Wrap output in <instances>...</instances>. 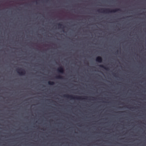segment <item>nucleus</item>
Returning a JSON list of instances; mask_svg holds the SVG:
<instances>
[{"label": "nucleus", "instance_id": "obj_1", "mask_svg": "<svg viewBox=\"0 0 146 146\" xmlns=\"http://www.w3.org/2000/svg\"><path fill=\"white\" fill-rule=\"evenodd\" d=\"M63 96L64 97H66L68 98L73 99H76L78 100H82L83 99H87L88 97L84 96V98H83L82 96H73L72 95H69L68 94H64L63 95Z\"/></svg>", "mask_w": 146, "mask_h": 146}, {"label": "nucleus", "instance_id": "obj_2", "mask_svg": "<svg viewBox=\"0 0 146 146\" xmlns=\"http://www.w3.org/2000/svg\"><path fill=\"white\" fill-rule=\"evenodd\" d=\"M118 11H121L120 9H111L109 8H106L104 10V12L107 13H115Z\"/></svg>", "mask_w": 146, "mask_h": 146}, {"label": "nucleus", "instance_id": "obj_3", "mask_svg": "<svg viewBox=\"0 0 146 146\" xmlns=\"http://www.w3.org/2000/svg\"><path fill=\"white\" fill-rule=\"evenodd\" d=\"M17 72L20 75H24L25 74V70L22 68L17 69Z\"/></svg>", "mask_w": 146, "mask_h": 146}, {"label": "nucleus", "instance_id": "obj_4", "mask_svg": "<svg viewBox=\"0 0 146 146\" xmlns=\"http://www.w3.org/2000/svg\"><path fill=\"white\" fill-rule=\"evenodd\" d=\"M100 110H99V120H98V123H99V128H100ZM100 130L99 129V139L98 141H100Z\"/></svg>", "mask_w": 146, "mask_h": 146}, {"label": "nucleus", "instance_id": "obj_5", "mask_svg": "<svg viewBox=\"0 0 146 146\" xmlns=\"http://www.w3.org/2000/svg\"><path fill=\"white\" fill-rule=\"evenodd\" d=\"M57 70L58 72L61 73L63 74L64 72V69L62 66H60L58 68Z\"/></svg>", "mask_w": 146, "mask_h": 146}, {"label": "nucleus", "instance_id": "obj_6", "mask_svg": "<svg viewBox=\"0 0 146 146\" xmlns=\"http://www.w3.org/2000/svg\"><path fill=\"white\" fill-rule=\"evenodd\" d=\"M96 61L98 62L99 63H100V56H99L96 57Z\"/></svg>", "mask_w": 146, "mask_h": 146}, {"label": "nucleus", "instance_id": "obj_7", "mask_svg": "<svg viewBox=\"0 0 146 146\" xmlns=\"http://www.w3.org/2000/svg\"><path fill=\"white\" fill-rule=\"evenodd\" d=\"M58 25L59 27V28H61L63 29V32H64V27H63L62 28V26H63V25L60 23H58Z\"/></svg>", "mask_w": 146, "mask_h": 146}, {"label": "nucleus", "instance_id": "obj_8", "mask_svg": "<svg viewBox=\"0 0 146 146\" xmlns=\"http://www.w3.org/2000/svg\"><path fill=\"white\" fill-rule=\"evenodd\" d=\"M100 93H99V97H98V100H99V101L98 102L99 104L100 102ZM99 108H100V105H99L98 106Z\"/></svg>", "mask_w": 146, "mask_h": 146}, {"label": "nucleus", "instance_id": "obj_9", "mask_svg": "<svg viewBox=\"0 0 146 146\" xmlns=\"http://www.w3.org/2000/svg\"><path fill=\"white\" fill-rule=\"evenodd\" d=\"M48 84L51 85H53L54 84V83L53 82L49 81L48 82Z\"/></svg>", "mask_w": 146, "mask_h": 146}, {"label": "nucleus", "instance_id": "obj_10", "mask_svg": "<svg viewBox=\"0 0 146 146\" xmlns=\"http://www.w3.org/2000/svg\"><path fill=\"white\" fill-rule=\"evenodd\" d=\"M56 78L57 79H62L63 78V77L60 75H58L56 76Z\"/></svg>", "mask_w": 146, "mask_h": 146}, {"label": "nucleus", "instance_id": "obj_11", "mask_svg": "<svg viewBox=\"0 0 146 146\" xmlns=\"http://www.w3.org/2000/svg\"><path fill=\"white\" fill-rule=\"evenodd\" d=\"M104 68L105 70H106L107 71H109L110 70V69H109V67L105 66L104 67Z\"/></svg>", "mask_w": 146, "mask_h": 146}, {"label": "nucleus", "instance_id": "obj_12", "mask_svg": "<svg viewBox=\"0 0 146 146\" xmlns=\"http://www.w3.org/2000/svg\"><path fill=\"white\" fill-rule=\"evenodd\" d=\"M89 98L88 99V100H92V99H91V98H93L94 97H88Z\"/></svg>", "mask_w": 146, "mask_h": 146}, {"label": "nucleus", "instance_id": "obj_13", "mask_svg": "<svg viewBox=\"0 0 146 146\" xmlns=\"http://www.w3.org/2000/svg\"><path fill=\"white\" fill-rule=\"evenodd\" d=\"M98 12L99 13V14L100 13V8H99L98 10Z\"/></svg>", "mask_w": 146, "mask_h": 146}, {"label": "nucleus", "instance_id": "obj_14", "mask_svg": "<svg viewBox=\"0 0 146 146\" xmlns=\"http://www.w3.org/2000/svg\"><path fill=\"white\" fill-rule=\"evenodd\" d=\"M100 78H99V81H98L99 85V86L100 85Z\"/></svg>", "mask_w": 146, "mask_h": 146}, {"label": "nucleus", "instance_id": "obj_15", "mask_svg": "<svg viewBox=\"0 0 146 146\" xmlns=\"http://www.w3.org/2000/svg\"><path fill=\"white\" fill-rule=\"evenodd\" d=\"M113 75L115 76H116V74L113 73Z\"/></svg>", "mask_w": 146, "mask_h": 146}, {"label": "nucleus", "instance_id": "obj_16", "mask_svg": "<svg viewBox=\"0 0 146 146\" xmlns=\"http://www.w3.org/2000/svg\"><path fill=\"white\" fill-rule=\"evenodd\" d=\"M100 89V88L99 86V88H98V89H99V90Z\"/></svg>", "mask_w": 146, "mask_h": 146}, {"label": "nucleus", "instance_id": "obj_17", "mask_svg": "<svg viewBox=\"0 0 146 146\" xmlns=\"http://www.w3.org/2000/svg\"><path fill=\"white\" fill-rule=\"evenodd\" d=\"M101 62L102 61V58L101 57Z\"/></svg>", "mask_w": 146, "mask_h": 146}, {"label": "nucleus", "instance_id": "obj_18", "mask_svg": "<svg viewBox=\"0 0 146 146\" xmlns=\"http://www.w3.org/2000/svg\"><path fill=\"white\" fill-rule=\"evenodd\" d=\"M100 3V0H99V3Z\"/></svg>", "mask_w": 146, "mask_h": 146}, {"label": "nucleus", "instance_id": "obj_19", "mask_svg": "<svg viewBox=\"0 0 146 146\" xmlns=\"http://www.w3.org/2000/svg\"><path fill=\"white\" fill-rule=\"evenodd\" d=\"M120 112L121 113H122V112H125V111H120Z\"/></svg>", "mask_w": 146, "mask_h": 146}, {"label": "nucleus", "instance_id": "obj_20", "mask_svg": "<svg viewBox=\"0 0 146 146\" xmlns=\"http://www.w3.org/2000/svg\"><path fill=\"white\" fill-rule=\"evenodd\" d=\"M48 0H46V2H48Z\"/></svg>", "mask_w": 146, "mask_h": 146}, {"label": "nucleus", "instance_id": "obj_21", "mask_svg": "<svg viewBox=\"0 0 146 146\" xmlns=\"http://www.w3.org/2000/svg\"><path fill=\"white\" fill-rule=\"evenodd\" d=\"M101 67H103V66L102 65H101Z\"/></svg>", "mask_w": 146, "mask_h": 146}, {"label": "nucleus", "instance_id": "obj_22", "mask_svg": "<svg viewBox=\"0 0 146 146\" xmlns=\"http://www.w3.org/2000/svg\"><path fill=\"white\" fill-rule=\"evenodd\" d=\"M99 146H100V143H99Z\"/></svg>", "mask_w": 146, "mask_h": 146}, {"label": "nucleus", "instance_id": "obj_23", "mask_svg": "<svg viewBox=\"0 0 146 146\" xmlns=\"http://www.w3.org/2000/svg\"><path fill=\"white\" fill-rule=\"evenodd\" d=\"M99 67H100V65H99Z\"/></svg>", "mask_w": 146, "mask_h": 146}, {"label": "nucleus", "instance_id": "obj_24", "mask_svg": "<svg viewBox=\"0 0 146 146\" xmlns=\"http://www.w3.org/2000/svg\"><path fill=\"white\" fill-rule=\"evenodd\" d=\"M99 77H100V75H99Z\"/></svg>", "mask_w": 146, "mask_h": 146}, {"label": "nucleus", "instance_id": "obj_25", "mask_svg": "<svg viewBox=\"0 0 146 146\" xmlns=\"http://www.w3.org/2000/svg\"><path fill=\"white\" fill-rule=\"evenodd\" d=\"M116 52H118V50H117Z\"/></svg>", "mask_w": 146, "mask_h": 146}, {"label": "nucleus", "instance_id": "obj_26", "mask_svg": "<svg viewBox=\"0 0 146 146\" xmlns=\"http://www.w3.org/2000/svg\"><path fill=\"white\" fill-rule=\"evenodd\" d=\"M101 74L102 73V72L101 71Z\"/></svg>", "mask_w": 146, "mask_h": 146}, {"label": "nucleus", "instance_id": "obj_27", "mask_svg": "<svg viewBox=\"0 0 146 146\" xmlns=\"http://www.w3.org/2000/svg\"><path fill=\"white\" fill-rule=\"evenodd\" d=\"M53 102H56L55 101H53Z\"/></svg>", "mask_w": 146, "mask_h": 146}, {"label": "nucleus", "instance_id": "obj_28", "mask_svg": "<svg viewBox=\"0 0 146 146\" xmlns=\"http://www.w3.org/2000/svg\"><path fill=\"white\" fill-rule=\"evenodd\" d=\"M100 46H99V48L100 49V48H99Z\"/></svg>", "mask_w": 146, "mask_h": 146}, {"label": "nucleus", "instance_id": "obj_29", "mask_svg": "<svg viewBox=\"0 0 146 146\" xmlns=\"http://www.w3.org/2000/svg\"><path fill=\"white\" fill-rule=\"evenodd\" d=\"M99 18L100 17V16L99 15Z\"/></svg>", "mask_w": 146, "mask_h": 146}]
</instances>
